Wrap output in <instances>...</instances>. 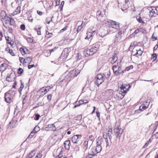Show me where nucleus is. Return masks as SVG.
Returning <instances> with one entry per match:
<instances>
[{
	"label": "nucleus",
	"instance_id": "1",
	"mask_svg": "<svg viewBox=\"0 0 158 158\" xmlns=\"http://www.w3.org/2000/svg\"><path fill=\"white\" fill-rule=\"evenodd\" d=\"M80 72V70L73 69L72 70L66 72L62 75L63 78H65L67 80L70 81L71 80L76 77Z\"/></svg>",
	"mask_w": 158,
	"mask_h": 158
},
{
	"label": "nucleus",
	"instance_id": "2",
	"mask_svg": "<svg viewBox=\"0 0 158 158\" xmlns=\"http://www.w3.org/2000/svg\"><path fill=\"white\" fill-rule=\"evenodd\" d=\"M106 26H108L109 31L112 30V33L115 31V30H118L119 28V25L115 22L110 20H107L105 22Z\"/></svg>",
	"mask_w": 158,
	"mask_h": 158
},
{
	"label": "nucleus",
	"instance_id": "3",
	"mask_svg": "<svg viewBox=\"0 0 158 158\" xmlns=\"http://www.w3.org/2000/svg\"><path fill=\"white\" fill-rule=\"evenodd\" d=\"M107 11V10L106 9L103 10V11H98L97 13V18L98 20L101 22H104L106 18Z\"/></svg>",
	"mask_w": 158,
	"mask_h": 158
},
{
	"label": "nucleus",
	"instance_id": "4",
	"mask_svg": "<svg viewBox=\"0 0 158 158\" xmlns=\"http://www.w3.org/2000/svg\"><path fill=\"white\" fill-rule=\"evenodd\" d=\"M99 140L97 142V146L91 149L92 155L95 156L96 154L100 152L102 150L101 144H102L101 140L102 138H100L101 140H99V137L98 138Z\"/></svg>",
	"mask_w": 158,
	"mask_h": 158
},
{
	"label": "nucleus",
	"instance_id": "5",
	"mask_svg": "<svg viewBox=\"0 0 158 158\" xmlns=\"http://www.w3.org/2000/svg\"><path fill=\"white\" fill-rule=\"evenodd\" d=\"M114 130L116 137L120 140V137L123 132V130L121 128L118 123H116V125L114 127Z\"/></svg>",
	"mask_w": 158,
	"mask_h": 158
},
{
	"label": "nucleus",
	"instance_id": "6",
	"mask_svg": "<svg viewBox=\"0 0 158 158\" xmlns=\"http://www.w3.org/2000/svg\"><path fill=\"white\" fill-rule=\"evenodd\" d=\"M11 91L12 90H9L5 94V101L7 103H10L12 101V99L15 94V92H11Z\"/></svg>",
	"mask_w": 158,
	"mask_h": 158
},
{
	"label": "nucleus",
	"instance_id": "7",
	"mask_svg": "<svg viewBox=\"0 0 158 158\" xmlns=\"http://www.w3.org/2000/svg\"><path fill=\"white\" fill-rule=\"evenodd\" d=\"M130 85L126 84H122L119 90V93L122 94L123 97H124L125 95L127 93V91H128Z\"/></svg>",
	"mask_w": 158,
	"mask_h": 158
},
{
	"label": "nucleus",
	"instance_id": "8",
	"mask_svg": "<svg viewBox=\"0 0 158 158\" xmlns=\"http://www.w3.org/2000/svg\"><path fill=\"white\" fill-rule=\"evenodd\" d=\"M2 19H3L5 21L8 20L10 22V24L11 25H14L15 24V22L11 18L8 17L6 16V14L5 11H2L1 13Z\"/></svg>",
	"mask_w": 158,
	"mask_h": 158
},
{
	"label": "nucleus",
	"instance_id": "9",
	"mask_svg": "<svg viewBox=\"0 0 158 158\" xmlns=\"http://www.w3.org/2000/svg\"><path fill=\"white\" fill-rule=\"evenodd\" d=\"M104 81V79L103 75L101 74H98L95 77V84L99 86Z\"/></svg>",
	"mask_w": 158,
	"mask_h": 158
},
{
	"label": "nucleus",
	"instance_id": "10",
	"mask_svg": "<svg viewBox=\"0 0 158 158\" xmlns=\"http://www.w3.org/2000/svg\"><path fill=\"white\" fill-rule=\"evenodd\" d=\"M123 31H121L117 33L115 36L114 39L115 42H119L123 41V39L122 37L124 36Z\"/></svg>",
	"mask_w": 158,
	"mask_h": 158
},
{
	"label": "nucleus",
	"instance_id": "11",
	"mask_svg": "<svg viewBox=\"0 0 158 158\" xmlns=\"http://www.w3.org/2000/svg\"><path fill=\"white\" fill-rule=\"evenodd\" d=\"M112 69L115 75L118 76L122 73L121 67L118 65H114L112 67Z\"/></svg>",
	"mask_w": 158,
	"mask_h": 158
},
{
	"label": "nucleus",
	"instance_id": "12",
	"mask_svg": "<svg viewBox=\"0 0 158 158\" xmlns=\"http://www.w3.org/2000/svg\"><path fill=\"white\" fill-rule=\"evenodd\" d=\"M70 52L71 51L70 48H64L61 54V57H62L63 59L64 60L66 59L67 58Z\"/></svg>",
	"mask_w": 158,
	"mask_h": 158
},
{
	"label": "nucleus",
	"instance_id": "13",
	"mask_svg": "<svg viewBox=\"0 0 158 158\" xmlns=\"http://www.w3.org/2000/svg\"><path fill=\"white\" fill-rule=\"evenodd\" d=\"M16 76L15 73L12 72L10 74H8L6 80L9 82L13 81H14L16 78Z\"/></svg>",
	"mask_w": 158,
	"mask_h": 158
},
{
	"label": "nucleus",
	"instance_id": "14",
	"mask_svg": "<svg viewBox=\"0 0 158 158\" xmlns=\"http://www.w3.org/2000/svg\"><path fill=\"white\" fill-rule=\"evenodd\" d=\"M81 135H77L73 136L72 138V140L74 143L81 144V143H79V141L81 139Z\"/></svg>",
	"mask_w": 158,
	"mask_h": 158
},
{
	"label": "nucleus",
	"instance_id": "15",
	"mask_svg": "<svg viewBox=\"0 0 158 158\" xmlns=\"http://www.w3.org/2000/svg\"><path fill=\"white\" fill-rule=\"evenodd\" d=\"M69 81L67 80V79L65 78H63L62 76L61 78H60L57 81L58 84L61 85H64L66 83H67L66 84V85H67Z\"/></svg>",
	"mask_w": 158,
	"mask_h": 158
},
{
	"label": "nucleus",
	"instance_id": "16",
	"mask_svg": "<svg viewBox=\"0 0 158 158\" xmlns=\"http://www.w3.org/2000/svg\"><path fill=\"white\" fill-rule=\"evenodd\" d=\"M143 53V52L141 51L140 49L137 50L133 48L132 54H133V56H136L138 57L139 56H141Z\"/></svg>",
	"mask_w": 158,
	"mask_h": 158
},
{
	"label": "nucleus",
	"instance_id": "17",
	"mask_svg": "<svg viewBox=\"0 0 158 158\" xmlns=\"http://www.w3.org/2000/svg\"><path fill=\"white\" fill-rule=\"evenodd\" d=\"M50 86H47L46 87H43L40 90L41 91L42 94L44 95L50 89Z\"/></svg>",
	"mask_w": 158,
	"mask_h": 158
},
{
	"label": "nucleus",
	"instance_id": "18",
	"mask_svg": "<svg viewBox=\"0 0 158 158\" xmlns=\"http://www.w3.org/2000/svg\"><path fill=\"white\" fill-rule=\"evenodd\" d=\"M147 108L146 107V106H144V105H143V104L139 107V109L138 110H137L135 111V113H140L141 111L145 110Z\"/></svg>",
	"mask_w": 158,
	"mask_h": 158
},
{
	"label": "nucleus",
	"instance_id": "19",
	"mask_svg": "<svg viewBox=\"0 0 158 158\" xmlns=\"http://www.w3.org/2000/svg\"><path fill=\"white\" fill-rule=\"evenodd\" d=\"M64 145L65 148L67 150H69L70 148V140H68L65 141L64 143Z\"/></svg>",
	"mask_w": 158,
	"mask_h": 158
},
{
	"label": "nucleus",
	"instance_id": "20",
	"mask_svg": "<svg viewBox=\"0 0 158 158\" xmlns=\"http://www.w3.org/2000/svg\"><path fill=\"white\" fill-rule=\"evenodd\" d=\"M89 49L91 52V55H93L97 52L98 48L94 46Z\"/></svg>",
	"mask_w": 158,
	"mask_h": 158
},
{
	"label": "nucleus",
	"instance_id": "21",
	"mask_svg": "<svg viewBox=\"0 0 158 158\" xmlns=\"http://www.w3.org/2000/svg\"><path fill=\"white\" fill-rule=\"evenodd\" d=\"M7 67V64L6 63H3L0 66V70L4 71L5 70Z\"/></svg>",
	"mask_w": 158,
	"mask_h": 158
},
{
	"label": "nucleus",
	"instance_id": "22",
	"mask_svg": "<svg viewBox=\"0 0 158 158\" xmlns=\"http://www.w3.org/2000/svg\"><path fill=\"white\" fill-rule=\"evenodd\" d=\"M7 41V42L10 44L11 46L14 45V42L13 41L12 43L11 39L9 37H5Z\"/></svg>",
	"mask_w": 158,
	"mask_h": 158
},
{
	"label": "nucleus",
	"instance_id": "23",
	"mask_svg": "<svg viewBox=\"0 0 158 158\" xmlns=\"http://www.w3.org/2000/svg\"><path fill=\"white\" fill-rule=\"evenodd\" d=\"M87 35L86 37L85 38V39H91L93 38V35L91 34V32H89V31H87Z\"/></svg>",
	"mask_w": 158,
	"mask_h": 158
},
{
	"label": "nucleus",
	"instance_id": "24",
	"mask_svg": "<svg viewBox=\"0 0 158 158\" xmlns=\"http://www.w3.org/2000/svg\"><path fill=\"white\" fill-rule=\"evenodd\" d=\"M5 50L6 52H8V53H10V54L12 56H15V54L13 52L12 50L11 49H10L9 47H7L5 49Z\"/></svg>",
	"mask_w": 158,
	"mask_h": 158
},
{
	"label": "nucleus",
	"instance_id": "25",
	"mask_svg": "<svg viewBox=\"0 0 158 158\" xmlns=\"http://www.w3.org/2000/svg\"><path fill=\"white\" fill-rule=\"evenodd\" d=\"M133 68V66L132 65L126 67L125 69L122 71V73H124L126 71H128L131 69Z\"/></svg>",
	"mask_w": 158,
	"mask_h": 158
},
{
	"label": "nucleus",
	"instance_id": "26",
	"mask_svg": "<svg viewBox=\"0 0 158 158\" xmlns=\"http://www.w3.org/2000/svg\"><path fill=\"white\" fill-rule=\"evenodd\" d=\"M21 11V7L20 6H18L15 11L13 13L14 15H16L20 13Z\"/></svg>",
	"mask_w": 158,
	"mask_h": 158
},
{
	"label": "nucleus",
	"instance_id": "27",
	"mask_svg": "<svg viewBox=\"0 0 158 158\" xmlns=\"http://www.w3.org/2000/svg\"><path fill=\"white\" fill-rule=\"evenodd\" d=\"M89 102V101L87 99H85L84 100H81L79 101V102H78V103H79L80 105H81L82 104H86L88 103Z\"/></svg>",
	"mask_w": 158,
	"mask_h": 158
},
{
	"label": "nucleus",
	"instance_id": "28",
	"mask_svg": "<svg viewBox=\"0 0 158 158\" xmlns=\"http://www.w3.org/2000/svg\"><path fill=\"white\" fill-rule=\"evenodd\" d=\"M36 133H35V132L34 131H31L30 134L29 135L27 138V139H31V138L33 137L34 135L36 134Z\"/></svg>",
	"mask_w": 158,
	"mask_h": 158
},
{
	"label": "nucleus",
	"instance_id": "29",
	"mask_svg": "<svg viewBox=\"0 0 158 158\" xmlns=\"http://www.w3.org/2000/svg\"><path fill=\"white\" fill-rule=\"evenodd\" d=\"M19 50L23 55H24L25 54H27L28 52H26L25 50V48H21Z\"/></svg>",
	"mask_w": 158,
	"mask_h": 158
},
{
	"label": "nucleus",
	"instance_id": "30",
	"mask_svg": "<svg viewBox=\"0 0 158 158\" xmlns=\"http://www.w3.org/2000/svg\"><path fill=\"white\" fill-rule=\"evenodd\" d=\"M136 19L137 21L140 23H144V22L143 21L141 18L140 16H137L136 17Z\"/></svg>",
	"mask_w": 158,
	"mask_h": 158
},
{
	"label": "nucleus",
	"instance_id": "31",
	"mask_svg": "<svg viewBox=\"0 0 158 158\" xmlns=\"http://www.w3.org/2000/svg\"><path fill=\"white\" fill-rule=\"evenodd\" d=\"M35 154V151H33L28 155L27 157L29 158H31L34 156Z\"/></svg>",
	"mask_w": 158,
	"mask_h": 158
},
{
	"label": "nucleus",
	"instance_id": "32",
	"mask_svg": "<svg viewBox=\"0 0 158 158\" xmlns=\"http://www.w3.org/2000/svg\"><path fill=\"white\" fill-rule=\"evenodd\" d=\"M117 60V58L116 56L114 55L112 58V59L111 61V64H114Z\"/></svg>",
	"mask_w": 158,
	"mask_h": 158
},
{
	"label": "nucleus",
	"instance_id": "33",
	"mask_svg": "<svg viewBox=\"0 0 158 158\" xmlns=\"http://www.w3.org/2000/svg\"><path fill=\"white\" fill-rule=\"evenodd\" d=\"M89 140L87 139L86 140H85L84 143H83V146L85 148V149H86L88 147V143Z\"/></svg>",
	"mask_w": 158,
	"mask_h": 158
},
{
	"label": "nucleus",
	"instance_id": "34",
	"mask_svg": "<svg viewBox=\"0 0 158 158\" xmlns=\"http://www.w3.org/2000/svg\"><path fill=\"white\" fill-rule=\"evenodd\" d=\"M112 133H107L106 134V139H107V137H108L110 140H111V139L112 138Z\"/></svg>",
	"mask_w": 158,
	"mask_h": 158
},
{
	"label": "nucleus",
	"instance_id": "35",
	"mask_svg": "<svg viewBox=\"0 0 158 158\" xmlns=\"http://www.w3.org/2000/svg\"><path fill=\"white\" fill-rule=\"evenodd\" d=\"M40 128L39 126H36L34 128L33 131H34L35 133H37L40 131Z\"/></svg>",
	"mask_w": 158,
	"mask_h": 158
},
{
	"label": "nucleus",
	"instance_id": "36",
	"mask_svg": "<svg viewBox=\"0 0 158 158\" xmlns=\"http://www.w3.org/2000/svg\"><path fill=\"white\" fill-rule=\"evenodd\" d=\"M84 54L85 55H86V56H88V55H91V52H90V50L89 49H87L84 52ZM85 56H86V55H85Z\"/></svg>",
	"mask_w": 158,
	"mask_h": 158
},
{
	"label": "nucleus",
	"instance_id": "37",
	"mask_svg": "<svg viewBox=\"0 0 158 158\" xmlns=\"http://www.w3.org/2000/svg\"><path fill=\"white\" fill-rule=\"evenodd\" d=\"M25 59V63L30 62V63L32 59L30 57H27Z\"/></svg>",
	"mask_w": 158,
	"mask_h": 158
},
{
	"label": "nucleus",
	"instance_id": "38",
	"mask_svg": "<svg viewBox=\"0 0 158 158\" xmlns=\"http://www.w3.org/2000/svg\"><path fill=\"white\" fill-rule=\"evenodd\" d=\"M27 95L26 94H25V95H24L22 96V98H23V104H24L26 102V98L27 97Z\"/></svg>",
	"mask_w": 158,
	"mask_h": 158
},
{
	"label": "nucleus",
	"instance_id": "39",
	"mask_svg": "<svg viewBox=\"0 0 158 158\" xmlns=\"http://www.w3.org/2000/svg\"><path fill=\"white\" fill-rule=\"evenodd\" d=\"M82 118V117L81 115H78L75 117V119L76 120H80Z\"/></svg>",
	"mask_w": 158,
	"mask_h": 158
},
{
	"label": "nucleus",
	"instance_id": "40",
	"mask_svg": "<svg viewBox=\"0 0 158 158\" xmlns=\"http://www.w3.org/2000/svg\"><path fill=\"white\" fill-rule=\"evenodd\" d=\"M82 28V26L81 25H80L78 26V28L76 30V31H77V33H76V34H77L78 32L80 31Z\"/></svg>",
	"mask_w": 158,
	"mask_h": 158
},
{
	"label": "nucleus",
	"instance_id": "41",
	"mask_svg": "<svg viewBox=\"0 0 158 158\" xmlns=\"http://www.w3.org/2000/svg\"><path fill=\"white\" fill-rule=\"evenodd\" d=\"M23 69L21 68H19L18 69V73L19 74H21L23 72Z\"/></svg>",
	"mask_w": 158,
	"mask_h": 158
},
{
	"label": "nucleus",
	"instance_id": "42",
	"mask_svg": "<svg viewBox=\"0 0 158 158\" xmlns=\"http://www.w3.org/2000/svg\"><path fill=\"white\" fill-rule=\"evenodd\" d=\"M40 29V27L38 28V29H37V28H35V30L36 31L38 35H40V34H41Z\"/></svg>",
	"mask_w": 158,
	"mask_h": 158
},
{
	"label": "nucleus",
	"instance_id": "43",
	"mask_svg": "<svg viewBox=\"0 0 158 158\" xmlns=\"http://www.w3.org/2000/svg\"><path fill=\"white\" fill-rule=\"evenodd\" d=\"M157 57V55L156 53L153 54L152 55V58L154 60H155Z\"/></svg>",
	"mask_w": 158,
	"mask_h": 158
},
{
	"label": "nucleus",
	"instance_id": "44",
	"mask_svg": "<svg viewBox=\"0 0 158 158\" xmlns=\"http://www.w3.org/2000/svg\"><path fill=\"white\" fill-rule=\"evenodd\" d=\"M46 35L47 36V37L49 38L51 37L52 34V33H49L48 31H46Z\"/></svg>",
	"mask_w": 158,
	"mask_h": 158
},
{
	"label": "nucleus",
	"instance_id": "45",
	"mask_svg": "<svg viewBox=\"0 0 158 158\" xmlns=\"http://www.w3.org/2000/svg\"><path fill=\"white\" fill-rule=\"evenodd\" d=\"M155 130H156V129H155L154 130V131L152 133V136H154V135H155V136L156 138L158 139V132H157L155 134H154L153 135V134L154 133V132L155 131Z\"/></svg>",
	"mask_w": 158,
	"mask_h": 158
},
{
	"label": "nucleus",
	"instance_id": "46",
	"mask_svg": "<svg viewBox=\"0 0 158 158\" xmlns=\"http://www.w3.org/2000/svg\"><path fill=\"white\" fill-rule=\"evenodd\" d=\"M35 119L36 120H38L39 119V118L40 116L39 114H35Z\"/></svg>",
	"mask_w": 158,
	"mask_h": 158
},
{
	"label": "nucleus",
	"instance_id": "47",
	"mask_svg": "<svg viewBox=\"0 0 158 158\" xmlns=\"http://www.w3.org/2000/svg\"><path fill=\"white\" fill-rule=\"evenodd\" d=\"M96 114L97 116L100 119V113L99 111V110H98V109H97L96 111Z\"/></svg>",
	"mask_w": 158,
	"mask_h": 158
},
{
	"label": "nucleus",
	"instance_id": "48",
	"mask_svg": "<svg viewBox=\"0 0 158 158\" xmlns=\"http://www.w3.org/2000/svg\"><path fill=\"white\" fill-rule=\"evenodd\" d=\"M68 27V26H66L65 27H64L60 31V32H64V31L66 30L67 29V28Z\"/></svg>",
	"mask_w": 158,
	"mask_h": 158
},
{
	"label": "nucleus",
	"instance_id": "49",
	"mask_svg": "<svg viewBox=\"0 0 158 158\" xmlns=\"http://www.w3.org/2000/svg\"><path fill=\"white\" fill-rule=\"evenodd\" d=\"M20 28L22 30H24L25 29V26L24 24H22L20 26Z\"/></svg>",
	"mask_w": 158,
	"mask_h": 158
},
{
	"label": "nucleus",
	"instance_id": "50",
	"mask_svg": "<svg viewBox=\"0 0 158 158\" xmlns=\"http://www.w3.org/2000/svg\"><path fill=\"white\" fill-rule=\"evenodd\" d=\"M19 60L20 62L21 63H25V59H24L23 58L19 57Z\"/></svg>",
	"mask_w": 158,
	"mask_h": 158
},
{
	"label": "nucleus",
	"instance_id": "51",
	"mask_svg": "<svg viewBox=\"0 0 158 158\" xmlns=\"http://www.w3.org/2000/svg\"><path fill=\"white\" fill-rule=\"evenodd\" d=\"M110 72L109 71L107 73L105 77H106V78L108 79L109 78V77L110 76Z\"/></svg>",
	"mask_w": 158,
	"mask_h": 158
},
{
	"label": "nucleus",
	"instance_id": "52",
	"mask_svg": "<svg viewBox=\"0 0 158 158\" xmlns=\"http://www.w3.org/2000/svg\"><path fill=\"white\" fill-rule=\"evenodd\" d=\"M149 103H150L149 102H146L144 103L143 104V105H144V106H146V107L147 108L149 104Z\"/></svg>",
	"mask_w": 158,
	"mask_h": 158
},
{
	"label": "nucleus",
	"instance_id": "53",
	"mask_svg": "<svg viewBox=\"0 0 158 158\" xmlns=\"http://www.w3.org/2000/svg\"><path fill=\"white\" fill-rule=\"evenodd\" d=\"M48 126L47 127H48V128H50L52 127H55V126L54 124H49L48 125Z\"/></svg>",
	"mask_w": 158,
	"mask_h": 158
},
{
	"label": "nucleus",
	"instance_id": "54",
	"mask_svg": "<svg viewBox=\"0 0 158 158\" xmlns=\"http://www.w3.org/2000/svg\"><path fill=\"white\" fill-rule=\"evenodd\" d=\"M27 40L28 42L30 43H32L33 41V40L30 37H28L27 38Z\"/></svg>",
	"mask_w": 158,
	"mask_h": 158
},
{
	"label": "nucleus",
	"instance_id": "55",
	"mask_svg": "<svg viewBox=\"0 0 158 158\" xmlns=\"http://www.w3.org/2000/svg\"><path fill=\"white\" fill-rule=\"evenodd\" d=\"M52 95L51 94H49L48 96L47 99L49 100H51V98L52 97Z\"/></svg>",
	"mask_w": 158,
	"mask_h": 158
},
{
	"label": "nucleus",
	"instance_id": "56",
	"mask_svg": "<svg viewBox=\"0 0 158 158\" xmlns=\"http://www.w3.org/2000/svg\"><path fill=\"white\" fill-rule=\"evenodd\" d=\"M20 81L21 82V86L20 87V88H21V89H23L24 87V84H23L22 82V80H20Z\"/></svg>",
	"mask_w": 158,
	"mask_h": 158
},
{
	"label": "nucleus",
	"instance_id": "57",
	"mask_svg": "<svg viewBox=\"0 0 158 158\" xmlns=\"http://www.w3.org/2000/svg\"><path fill=\"white\" fill-rule=\"evenodd\" d=\"M3 37V34L2 31H0V41L2 40V37Z\"/></svg>",
	"mask_w": 158,
	"mask_h": 158
},
{
	"label": "nucleus",
	"instance_id": "58",
	"mask_svg": "<svg viewBox=\"0 0 158 158\" xmlns=\"http://www.w3.org/2000/svg\"><path fill=\"white\" fill-rule=\"evenodd\" d=\"M35 66L34 64L29 65L28 66L29 69H31L33 67H35Z\"/></svg>",
	"mask_w": 158,
	"mask_h": 158
},
{
	"label": "nucleus",
	"instance_id": "59",
	"mask_svg": "<svg viewBox=\"0 0 158 158\" xmlns=\"http://www.w3.org/2000/svg\"><path fill=\"white\" fill-rule=\"evenodd\" d=\"M156 12H155V11H153L157 15H158V6L156 7L155 9Z\"/></svg>",
	"mask_w": 158,
	"mask_h": 158
},
{
	"label": "nucleus",
	"instance_id": "60",
	"mask_svg": "<svg viewBox=\"0 0 158 158\" xmlns=\"http://www.w3.org/2000/svg\"><path fill=\"white\" fill-rule=\"evenodd\" d=\"M16 85H17V82L16 81H15V82H14V85L12 86L13 88L15 89L16 86Z\"/></svg>",
	"mask_w": 158,
	"mask_h": 158
},
{
	"label": "nucleus",
	"instance_id": "61",
	"mask_svg": "<svg viewBox=\"0 0 158 158\" xmlns=\"http://www.w3.org/2000/svg\"><path fill=\"white\" fill-rule=\"evenodd\" d=\"M134 47V45L133 44H131L130 45L129 48V49L131 50L132 49H133Z\"/></svg>",
	"mask_w": 158,
	"mask_h": 158
},
{
	"label": "nucleus",
	"instance_id": "62",
	"mask_svg": "<svg viewBox=\"0 0 158 158\" xmlns=\"http://www.w3.org/2000/svg\"><path fill=\"white\" fill-rule=\"evenodd\" d=\"M60 0H56V6H58L60 4Z\"/></svg>",
	"mask_w": 158,
	"mask_h": 158
},
{
	"label": "nucleus",
	"instance_id": "63",
	"mask_svg": "<svg viewBox=\"0 0 158 158\" xmlns=\"http://www.w3.org/2000/svg\"><path fill=\"white\" fill-rule=\"evenodd\" d=\"M42 156V155L41 153L38 154L36 156L38 158H41Z\"/></svg>",
	"mask_w": 158,
	"mask_h": 158
},
{
	"label": "nucleus",
	"instance_id": "64",
	"mask_svg": "<svg viewBox=\"0 0 158 158\" xmlns=\"http://www.w3.org/2000/svg\"><path fill=\"white\" fill-rule=\"evenodd\" d=\"M51 62L53 63H54L55 64H59V62L58 61H56V60H55L54 61H51Z\"/></svg>",
	"mask_w": 158,
	"mask_h": 158
}]
</instances>
